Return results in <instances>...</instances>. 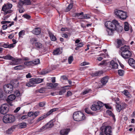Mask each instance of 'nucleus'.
<instances>
[{
  "label": "nucleus",
  "mask_w": 135,
  "mask_h": 135,
  "mask_svg": "<svg viewBox=\"0 0 135 135\" xmlns=\"http://www.w3.org/2000/svg\"><path fill=\"white\" fill-rule=\"evenodd\" d=\"M73 118L75 121H80L85 120L86 118L84 114L80 111L74 112L73 114Z\"/></svg>",
  "instance_id": "obj_1"
},
{
  "label": "nucleus",
  "mask_w": 135,
  "mask_h": 135,
  "mask_svg": "<svg viewBox=\"0 0 135 135\" xmlns=\"http://www.w3.org/2000/svg\"><path fill=\"white\" fill-rule=\"evenodd\" d=\"M114 13L117 17L122 20H126L128 17L127 13L122 10L116 9Z\"/></svg>",
  "instance_id": "obj_2"
},
{
  "label": "nucleus",
  "mask_w": 135,
  "mask_h": 135,
  "mask_svg": "<svg viewBox=\"0 0 135 135\" xmlns=\"http://www.w3.org/2000/svg\"><path fill=\"white\" fill-rule=\"evenodd\" d=\"M43 79L39 78L35 79H30V81L26 83V85L28 86H34L35 84H38L43 81Z\"/></svg>",
  "instance_id": "obj_3"
},
{
  "label": "nucleus",
  "mask_w": 135,
  "mask_h": 135,
  "mask_svg": "<svg viewBox=\"0 0 135 135\" xmlns=\"http://www.w3.org/2000/svg\"><path fill=\"white\" fill-rule=\"evenodd\" d=\"M3 120L6 123H13L15 120V117L12 115L6 114L3 117Z\"/></svg>",
  "instance_id": "obj_4"
},
{
  "label": "nucleus",
  "mask_w": 135,
  "mask_h": 135,
  "mask_svg": "<svg viewBox=\"0 0 135 135\" xmlns=\"http://www.w3.org/2000/svg\"><path fill=\"white\" fill-rule=\"evenodd\" d=\"M12 7V5L11 4H9V3H7L5 4L3 6L2 8V10L5 12L4 14L6 15L8 13H12V11L10 10Z\"/></svg>",
  "instance_id": "obj_5"
},
{
  "label": "nucleus",
  "mask_w": 135,
  "mask_h": 135,
  "mask_svg": "<svg viewBox=\"0 0 135 135\" xmlns=\"http://www.w3.org/2000/svg\"><path fill=\"white\" fill-rule=\"evenodd\" d=\"M115 21H117L114 20L112 22L109 21H107L105 23V26L107 28L111 29L112 30H115L116 28V24Z\"/></svg>",
  "instance_id": "obj_6"
},
{
  "label": "nucleus",
  "mask_w": 135,
  "mask_h": 135,
  "mask_svg": "<svg viewBox=\"0 0 135 135\" xmlns=\"http://www.w3.org/2000/svg\"><path fill=\"white\" fill-rule=\"evenodd\" d=\"M106 135H112V128L110 126H103L100 128L101 131H104Z\"/></svg>",
  "instance_id": "obj_7"
},
{
  "label": "nucleus",
  "mask_w": 135,
  "mask_h": 135,
  "mask_svg": "<svg viewBox=\"0 0 135 135\" xmlns=\"http://www.w3.org/2000/svg\"><path fill=\"white\" fill-rule=\"evenodd\" d=\"M3 89L6 93H11L13 90V86L11 84L5 85L3 86Z\"/></svg>",
  "instance_id": "obj_8"
},
{
  "label": "nucleus",
  "mask_w": 135,
  "mask_h": 135,
  "mask_svg": "<svg viewBox=\"0 0 135 135\" xmlns=\"http://www.w3.org/2000/svg\"><path fill=\"white\" fill-rule=\"evenodd\" d=\"M9 106L7 104L2 105L0 108V112L3 114H6L8 111Z\"/></svg>",
  "instance_id": "obj_9"
},
{
  "label": "nucleus",
  "mask_w": 135,
  "mask_h": 135,
  "mask_svg": "<svg viewBox=\"0 0 135 135\" xmlns=\"http://www.w3.org/2000/svg\"><path fill=\"white\" fill-rule=\"evenodd\" d=\"M121 55L124 59H128L131 56V53L130 51H127L126 52H122Z\"/></svg>",
  "instance_id": "obj_10"
},
{
  "label": "nucleus",
  "mask_w": 135,
  "mask_h": 135,
  "mask_svg": "<svg viewBox=\"0 0 135 135\" xmlns=\"http://www.w3.org/2000/svg\"><path fill=\"white\" fill-rule=\"evenodd\" d=\"M116 23V28L115 30H116L118 32H121L123 30V28L121 26H120L119 23L118 21H115Z\"/></svg>",
  "instance_id": "obj_11"
},
{
  "label": "nucleus",
  "mask_w": 135,
  "mask_h": 135,
  "mask_svg": "<svg viewBox=\"0 0 135 135\" xmlns=\"http://www.w3.org/2000/svg\"><path fill=\"white\" fill-rule=\"evenodd\" d=\"M70 129H65L61 130L60 132L61 135H67L70 131Z\"/></svg>",
  "instance_id": "obj_12"
},
{
  "label": "nucleus",
  "mask_w": 135,
  "mask_h": 135,
  "mask_svg": "<svg viewBox=\"0 0 135 135\" xmlns=\"http://www.w3.org/2000/svg\"><path fill=\"white\" fill-rule=\"evenodd\" d=\"M128 63L131 66L135 68V61L133 59H129L128 60Z\"/></svg>",
  "instance_id": "obj_13"
},
{
  "label": "nucleus",
  "mask_w": 135,
  "mask_h": 135,
  "mask_svg": "<svg viewBox=\"0 0 135 135\" xmlns=\"http://www.w3.org/2000/svg\"><path fill=\"white\" fill-rule=\"evenodd\" d=\"M108 76H105L102 78L101 80V82L103 85H104L108 82Z\"/></svg>",
  "instance_id": "obj_14"
},
{
  "label": "nucleus",
  "mask_w": 135,
  "mask_h": 135,
  "mask_svg": "<svg viewBox=\"0 0 135 135\" xmlns=\"http://www.w3.org/2000/svg\"><path fill=\"white\" fill-rule=\"evenodd\" d=\"M54 124L52 121H50L45 126L43 127L42 128H46V129L50 128L54 126Z\"/></svg>",
  "instance_id": "obj_15"
},
{
  "label": "nucleus",
  "mask_w": 135,
  "mask_h": 135,
  "mask_svg": "<svg viewBox=\"0 0 135 135\" xmlns=\"http://www.w3.org/2000/svg\"><path fill=\"white\" fill-rule=\"evenodd\" d=\"M91 109L94 111H98L100 110L99 107H98L96 104H93L90 107Z\"/></svg>",
  "instance_id": "obj_16"
},
{
  "label": "nucleus",
  "mask_w": 135,
  "mask_h": 135,
  "mask_svg": "<svg viewBox=\"0 0 135 135\" xmlns=\"http://www.w3.org/2000/svg\"><path fill=\"white\" fill-rule=\"evenodd\" d=\"M41 29L39 28H36L33 29L32 31V33L34 34L37 35L40 33Z\"/></svg>",
  "instance_id": "obj_17"
},
{
  "label": "nucleus",
  "mask_w": 135,
  "mask_h": 135,
  "mask_svg": "<svg viewBox=\"0 0 135 135\" xmlns=\"http://www.w3.org/2000/svg\"><path fill=\"white\" fill-rule=\"evenodd\" d=\"M16 98L15 95L12 94L8 96L7 99V101H11L14 100Z\"/></svg>",
  "instance_id": "obj_18"
},
{
  "label": "nucleus",
  "mask_w": 135,
  "mask_h": 135,
  "mask_svg": "<svg viewBox=\"0 0 135 135\" xmlns=\"http://www.w3.org/2000/svg\"><path fill=\"white\" fill-rule=\"evenodd\" d=\"M110 64L112 66V68L114 69H117L118 65V64L115 62L114 61L112 60L110 62Z\"/></svg>",
  "instance_id": "obj_19"
},
{
  "label": "nucleus",
  "mask_w": 135,
  "mask_h": 135,
  "mask_svg": "<svg viewBox=\"0 0 135 135\" xmlns=\"http://www.w3.org/2000/svg\"><path fill=\"white\" fill-rule=\"evenodd\" d=\"M34 46L37 49H41L43 47L42 45L40 42H35Z\"/></svg>",
  "instance_id": "obj_20"
},
{
  "label": "nucleus",
  "mask_w": 135,
  "mask_h": 135,
  "mask_svg": "<svg viewBox=\"0 0 135 135\" xmlns=\"http://www.w3.org/2000/svg\"><path fill=\"white\" fill-rule=\"evenodd\" d=\"M16 125H14L11 128L8 129L7 131V133L9 134H11L12 132L16 128Z\"/></svg>",
  "instance_id": "obj_21"
},
{
  "label": "nucleus",
  "mask_w": 135,
  "mask_h": 135,
  "mask_svg": "<svg viewBox=\"0 0 135 135\" xmlns=\"http://www.w3.org/2000/svg\"><path fill=\"white\" fill-rule=\"evenodd\" d=\"M3 58L6 60H13L14 59V58L9 55H7L6 56H3Z\"/></svg>",
  "instance_id": "obj_22"
},
{
  "label": "nucleus",
  "mask_w": 135,
  "mask_h": 135,
  "mask_svg": "<svg viewBox=\"0 0 135 135\" xmlns=\"http://www.w3.org/2000/svg\"><path fill=\"white\" fill-rule=\"evenodd\" d=\"M12 62H10V65H15L18 64L20 61V60L19 59H16L14 58L13 60H12Z\"/></svg>",
  "instance_id": "obj_23"
},
{
  "label": "nucleus",
  "mask_w": 135,
  "mask_h": 135,
  "mask_svg": "<svg viewBox=\"0 0 135 135\" xmlns=\"http://www.w3.org/2000/svg\"><path fill=\"white\" fill-rule=\"evenodd\" d=\"M129 47L128 46L126 45L121 47V50L122 51V52H126L127 51H129Z\"/></svg>",
  "instance_id": "obj_24"
},
{
  "label": "nucleus",
  "mask_w": 135,
  "mask_h": 135,
  "mask_svg": "<svg viewBox=\"0 0 135 135\" xmlns=\"http://www.w3.org/2000/svg\"><path fill=\"white\" fill-rule=\"evenodd\" d=\"M54 55H58L61 53L60 48H57L53 52Z\"/></svg>",
  "instance_id": "obj_25"
},
{
  "label": "nucleus",
  "mask_w": 135,
  "mask_h": 135,
  "mask_svg": "<svg viewBox=\"0 0 135 135\" xmlns=\"http://www.w3.org/2000/svg\"><path fill=\"white\" fill-rule=\"evenodd\" d=\"M48 33L52 41H54L56 40V37L51 32L49 31Z\"/></svg>",
  "instance_id": "obj_26"
},
{
  "label": "nucleus",
  "mask_w": 135,
  "mask_h": 135,
  "mask_svg": "<svg viewBox=\"0 0 135 135\" xmlns=\"http://www.w3.org/2000/svg\"><path fill=\"white\" fill-rule=\"evenodd\" d=\"M58 109V108H54L53 109H52L50 110L49 112H48L47 113V114H45V115H46V117L51 114L53 112H54L57 110Z\"/></svg>",
  "instance_id": "obj_27"
},
{
  "label": "nucleus",
  "mask_w": 135,
  "mask_h": 135,
  "mask_svg": "<svg viewBox=\"0 0 135 135\" xmlns=\"http://www.w3.org/2000/svg\"><path fill=\"white\" fill-rule=\"evenodd\" d=\"M58 109V108H54L53 109H52L50 110L49 112H48L47 113V114H45V115H46V117L51 114L53 112H54L57 110Z\"/></svg>",
  "instance_id": "obj_28"
},
{
  "label": "nucleus",
  "mask_w": 135,
  "mask_h": 135,
  "mask_svg": "<svg viewBox=\"0 0 135 135\" xmlns=\"http://www.w3.org/2000/svg\"><path fill=\"white\" fill-rule=\"evenodd\" d=\"M73 6V3H70L68 7L65 9V11L66 12H68L70 10Z\"/></svg>",
  "instance_id": "obj_29"
},
{
  "label": "nucleus",
  "mask_w": 135,
  "mask_h": 135,
  "mask_svg": "<svg viewBox=\"0 0 135 135\" xmlns=\"http://www.w3.org/2000/svg\"><path fill=\"white\" fill-rule=\"evenodd\" d=\"M32 62V63L33 66L37 65L40 63V60L38 59H36L31 61Z\"/></svg>",
  "instance_id": "obj_30"
},
{
  "label": "nucleus",
  "mask_w": 135,
  "mask_h": 135,
  "mask_svg": "<svg viewBox=\"0 0 135 135\" xmlns=\"http://www.w3.org/2000/svg\"><path fill=\"white\" fill-rule=\"evenodd\" d=\"M115 30H112L111 29L107 28V33H108L109 35H113V31Z\"/></svg>",
  "instance_id": "obj_31"
},
{
  "label": "nucleus",
  "mask_w": 135,
  "mask_h": 135,
  "mask_svg": "<svg viewBox=\"0 0 135 135\" xmlns=\"http://www.w3.org/2000/svg\"><path fill=\"white\" fill-rule=\"evenodd\" d=\"M117 48H119L123 44L122 43V41L120 39H118L117 40Z\"/></svg>",
  "instance_id": "obj_32"
},
{
  "label": "nucleus",
  "mask_w": 135,
  "mask_h": 135,
  "mask_svg": "<svg viewBox=\"0 0 135 135\" xmlns=\"http://www.w3.org/2000/svg\"><path fill=\"white\" fill-rule=\"evenodd\" d=\"M12 84L14 87H16L18 86L19 82L17 80H14L13 81Z\"/></svg>",
  "instance_id": "obj_33"
},
{
  "label": "nucleus",
  "mask_w": 135,
  "mask_h": 135,
  "mask_svg": "<svg viewBox=\"0 0 135 135\" xmlns=\"http://www.w3.org/2000/svg\"><path fill=\"white\" fill-rule=\"evenodd\" d=\"M26 126V123L25 122L22 123L18 124V127L20 128H25Z\"/></svg>",
  "instance_id": "obj_34"
},
{
  "label": "nucleus",
  "mask_w": 135,
  "mask_h": 135,
  "mask_svg": "<svg viewBox=\"0 0 135 135\" xmlns=\"http://www.w3.org/2000/svg\"><path fill=\"white\" fill-rule=\"evenodd\" d=\"M24 4L25 5L24 1L20 0L18 2L17 6L18 7H22L23 5Z\"/></svg>",
  "instance_id": "obj_35"
},
{
  "label": "nucleus",
  "mask_w": 135,
  "mask_h": 135,
  "mask_svg": "<svg viewBox=\"0 0 135 135\" xmlns=\"http://www.w3.org/2000/svg\"><path fill=\"white\" fill-rule=\"evenodd\" d=\"M106 112L109 115L112 116L113 117V118L114 120H115V116L111 111L109 110H107Z\"/></svg>",
  "instance_id": "obj_36"
},
{
  "label": "nucleus",
  "mask_w": 135,
  "mask_h": 135,
  "mask_svg": "<svg viewBox=\"0 0 135 135\" xmlns=\"http://www.w3.org/2000/svg\"><path fill=\"white\" fill-rule=\"evenodd\" d=\"M30 41L31 44L32 45H35V43L37 42V40L35 38H33L30 39Z\"/></svg>",
  "instance_id": "obj_37"
},
{
  "label": "nucleus",
  "mask_w": 135,
  "mask_h": 135,
  "mask_svg": "<svg viewBox=\"0 0 135 135\" xmlns=\"http://www.w3.org/2000/svg\"><path fill=\"white\" fill-rule=\"evenodd\" d=\"M116 107L117 110L118 112H120L122 109L121 105L119 104L116 105Z\"/></svg>",
  "instance_id": "obj_38"
},
{
  "label": "nucleus",
  "mask_w": 135,
  "mask_h": 135,
  "mask_svg": "<svg viewBox=\"0 0 135 135\" xmlns=\"http://www.w3.org/2000/svg\"><path fill=\"white\" fill-rule=\"evenodd\" d=\"M124 29L126 31H128L129 29L128 24V22H126L124 23Z\"/></svg>",
  "instance_id": "obj_39"
},
{
  "label": "nucleus",
  "mask_w": 135,
  "mask_h": 135,
  "mask_svg": "<svg viewBox=\"0 0 135 135\" xmlns=\"http://www.w3.org/2000/svg\"><path fill=\"white\" fill-rule=\"evenodd\" d=\"M24 68V66H23L20 65L18 66H16L14 68L15 70H21L23 69Z\"/></svg>",
  "instance_id": "obj_40"
},
{
  "label": "nucleus",
  "mask_w": 135,
  "mask_h": 135,
  "mask_svg": "<svg viewBox=\"0 0 135 135\" xmlns=\"http://www.w3.org/2000/svg\"><path fill=\"white\" fill-rule=\"evenodd\" d=\"M96 105H97L98 107H99V109H100L101 108L103 107L104 105L101 102H98L97 103H96Z\"/></svg>",
  "instance_id": "obj_41"
},
{
  "label": "nucleus",
  "mask_w": 135,
  "mask_h": 135,
  "mask_svg": "<svg viewBox=\"0 0 135 135\" xmlns=\"http://www.w3.org/2000/svg\"><path fill=\"white\" fill-rule=\"evenodd\" d=\"M90 16L89 15H84L83 14V16H81V17H79L80 19H88V18H90Z\"/></svg>",
  "instance_id": "obj_42"
},
{
  "label": "nucleus",
  "mask_w": 135,
  "mask_h": 135,
  "mask_svg": "<svg viewBox=\"0 0 135 135\" xmlns=\"http://www.w3.org/2000/svg\"><path fill=\"white\" fill-rule=\"evenodd\" d=\"M91 91V89H87L85 90L82 92V93L83 95H85L86 94L90 92Z\"/></svg>",
  "instance_id": "obj_43"
},
{
  "label": "nucleus",
  "mask_w": 135,
  "mask_h": 135,
  "mask_svg": "<svg viewBox=\"0 0 135 135\" xmlns=\"http://www.w3.org/2000/svg\"><path fill=\"white\" fill-rule=\"evenodd\" d=\"M24 64L25 65H26L28 66H33L32 63V62L31 61H30L29 62H24Z\"/></svg>",
  "instance_id": "obj_44"
},
{
  "label": "nucleus",
  "mask_w": 135,
  "mask_h": 135,
  "mask_svg": "<svg viewBox=\"0 0 135 135\" xmlns=\"http://www.w3.org/2000/svg\"><path fill=\"white\" fill-rule=\"evenodd\" d=\"M31 0H24L25 3L26 5H30L31 4Z\"/></svg>",
  "instance_id": "obj_45"
},
{
  "label": "nucleus",
  "mask_w": 135,
  "mask_h": 135,
  "mask_svg": "<svg viewBox=\"0 0 135 135\" xmlns=\"http://www.w3.org/2000/svg\"><path fill=\"white\" fill-rule=\"evenodd\" d=\"M122 93L126 96L128 97H129V93L127 90H124L122 92Z\"/></svg>",
  "instance_id": "obj_46"
},
{
  "label": "nucleus",
  "mask_w": 135,
  "mask_h": 135,
  "mask_svg": "<svg viewBox=\"0 0 135 135\" xmlns=\"http://www.w3.org/2000/svg\"><path fill=\"white\" fill-rule=\"evenodd\" d=\"M107 64L106 60H104L102 61L100 63L99 65L101 66H104Z\"/></svg>",
  "instance_id": "obj_47"
},
{
  "label": "nucleus",
  "mask_w": 135,
  "mask_h": 135,
  "mask_svg": "<svg viewBox=\"0 0 135 135\" xmlns=\"http://www.w3.org/2000/svg\"><path fill=\"white\" fill-rule=\"evenodd\" d=\"M46 117V115H44L43 116L39 117L38 119L37 120V122H39L40 121L44 119Z\"/></svg>",
  "instance_id": "obj_48"
},
{
  "label": "nucleus",
  "mask_w": 135,
  "mask_h": 135,
  "mask_svg": "<svg viewBox=\"0 0 135 135\" xmlns=\"http://www.w3.org/2000/svg\"><path fill=\"white\" fill-rule=\"evenodd\" d=\"M85 112L88 114H92L91 111L88 108H85Z\"/></svg>",
  "instance_id": "obj_49"
},
{
  "label": "nucleus",
  "mask_w": 135,
  "mask_h": 135,
  "mask_svg": "<svg viewBox=\"0 0 135 135\" xmlns=\"http://www.w3.org/2000/svg\"><path fill=\"white\" fill-rule=\"evenodd\" d=\"M73 60V56H70L68 59V62L69 64H71Z\"/></svg>",
  "instance_id": "obj_50"
},
{
  "label": "nucleus",
  "mask_w": 135,
  "mask_h": 135,
  "mask_svg": "<svg viewBox=\"0 0 135 135\" xmlns=\"http://www.w3.org/2000/svg\"><path fill=\"white\" fill-rule=\"evenodd\" d=\"M124 71L122 70H118V73L120 76H122L123 75Z\"/></svg>",
  "instance_id": "obj_51"
},
{
  "label": "nucleus",
  "mask_w": 135,
  "mask_h": 135,
  "mask_svg": "<svg viewBox=\"0 0 135 135\" xmlns=\"http://www.w3.org/2000/svg\"><path fill=\"white\" fill-rule=\"evenodd\" d=\"M19 9V12L20 13H22L24 12L25 11L23 7H18Z\"/></svg>",
  "instance_id": "obj_52"
},
{
  "label": "nucleus",
  "mask_w": 135,
  "mask_h": 135,
  "mask_svg": "<svg viewBox=\"0 0 135 135\" xmlns=\"http://www.w3.org/2000/svg\"><path fill=\"white\" fill-rule=\"evenodd\" d=\"M84 45V44L83 42H80L78 44L75 45V46L79 47H81Z\"/></svg>",
  "instance_id": "obj_53"
},
{
  "label": "nucleus",
  "mask_w": 135,
  "mask_h": 135,
  "mask_svg": "<svg viewBox=\"0 0 135 135\" xmlns=\"http://www.w3.org/2000/svg\"><path fill=\"white\" fill-rule=\"evenodd\" d=\"M40 112L38 111H37L33 113V118H35L36 117H37L39 114Z\"/></svg>",
  "instance_id": "obj_54"
},
{
  "label": "nucleus",
  "mask_w": 135,
  "mask_h": 135,
  "mask_svg": "<svg viewBox=\"0 0 135 135\" xmlns=\"http://www.w3.org/2000/svg\"><path fill=\"white\" fill-rule=\"evenodd\" d=\"M24 30H22L19 32L18 34L19 37H22V35H24Z\"/></svg>",
  "instance_id": "obj_55"
},
{
  "label": "nucleus",
  "mask_w": 135,
  "mask_h": 135,
  "mask_svg": "<svg viewBox=\"0 0 135 135\" xmlns=\"http://www.w3.org/2000/svg\"><path fill=\"white\" fill-rule=\"evenodd\" d=\"M48 73V71L47 70H42L41 72V75H45Z\"/></svg>",
  "instance_id": "obj_56"
},
{
  "label": "nucleus",
  "mask_w": 135,
  "mask_h": 135,
  "mask_svg": "<svg viewBox=\"0 0 135 135\" xmlns=\"http://www.w3.org/2000/svg\"><path fill=\"white\" fill-rule=\"evenodd\" d=\"M66 89H64L60 91L59 94L60 95H61L66 92Z\"/></svg>",
  "instance_id": "obj_57"
},
{
  "label": "nucleus",
  "mask_w": 135,
  "mask_h": 135,
  "mask_svg": "<svg viewBox=\"0 0 135 135\" xmlns=\"http://www.w3.org/2000/svg\"><path fill=\"white\" fill-rule=\"evenodd\" d=\"M22 17L27 19H29L31 18V16L30 15L27 14L23 15L22 16Z\"/></svg>",
  "instance_id": "obj_58"
},
{
  "label": "nucleus",
  "mask_w": 135,
  "mask_h": 135,
  "mask_svg": "<svg viewBox=\"0 0 135 135\" xmlns=\"http://www.w3.org/2000/svg\"><path fill=\"white\" fill-rule=\"evenodd\" d=\"M121 105L122 106V109L125 108L127 105L126 104L123 103H122Z\"/></svg>",
  "instance_id": "obj_59"
},
{
  "label": "nucleus",
  "mask_w": 135,
  "mask_h": 135,
  "mask_svg": "<svg viewBox=\"0 0 135 135\" xmlns=\"http://www.w3.org/2000/svg\"><path fill=\"white\" fill-rule=\"evenodd\" d=\"M102 74V72L101 71H99L96 72L94 74V76H99L100 75Z\"/></svg>",
  "instance_id": "obj_60"
},
{
  "label": "nucleus",
  "mask_w": 135,
  "mask_h": 135,
  "mask_svg": "<svg viewBox=\"0 0 135 135\" xmlns=\"http://www.w3.org/2000/svg\"><path fill=\"white\" fill-rule=\"evenodd\" d=\"M45 89L44 88H41L40 89L38 90V91L40 93H42L45 91Z\"/></svg>",
  "instance_id": "obj_61"
},
{
  "label": "nucleus",
  "mask_w": 135,
  "mask_h": 135,
  "mask_svg": "<svg viewBox=\"0 0 135 135\" xmlns=\"http://www.w3.org/2000/svg\"><path fill=\"white\" fill-rule=\"evenodd\" d=\"M83 13L81 12L79 13H77L76 14V16L79 17V18H80L79 17H81V16H83Z\"/></svg>",
  "instance_id": "obj_62"
},
{
  "label": "nucleus",
  "mask_w": 135,
  "mask_h": 135,
  "mask_svg": "<svg viewBox=\"0 0 135 135\" xmlns=\"http://www.w3.org/2000/svg\"><path fill=\"white\" fill-rule=\"evenodd\" d=\"M3 91L2 89H0V99L3 96Z\"/></svg>",
  "instance_id": "obj_63"
},
{
  "label": "nucleus",
  "mask_w": 135,
  "mask_h": 135,
  "mask_svg": "<svg viewBox=\"0 0 135 135\" xmlns=\"http://www.w3.org/2000/svg\"><path fill=\"white\" fill-rule=\"evenodd\" d=\"M15 95L16 97H19L20 96V92L18 91H16L15 92Z\"/></svg>",
  "instance_id": "obj_64"
}]
</instances>
